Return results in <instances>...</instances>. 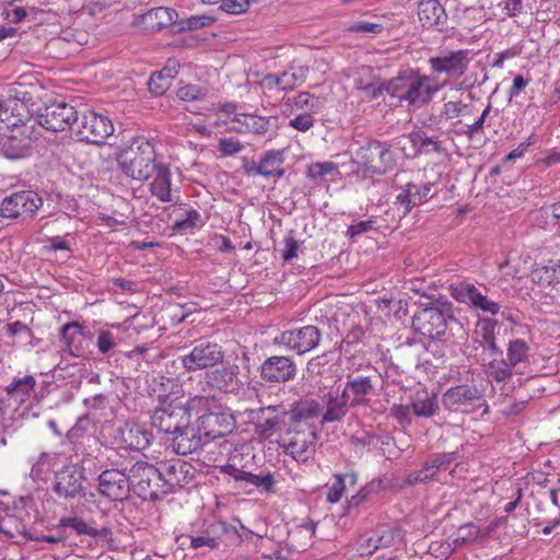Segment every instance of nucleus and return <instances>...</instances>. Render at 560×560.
<instances>
[{
    "label": "nucleus",
    "instance_id": "nucleus-1",
    "mask_svg": "<svg viewBox=\"0 0 560 560\" xmlns=\"http://www.w3.org/2000/svg\"><path fill=\"white\" fill-rule=\"evenodd\" d=\"M446 82L436 83L435 78L420 74L408 69L387 82V93L408 105L422 107L430 103L433 95L439 92Z\"/></svg>",
    "mask_w": 560,
    "mask_h": 560
},
{
    "label": "nucleus",
    "instance_id": "nucleus-2",
    "mask_svg": "<svg viewBox=\"0 0 560 560\" xmlns=\"http://www.w3.org/2000/svg\"><path fill=\"white\" fill-rule=\"evenodd\" d=\"M121 172L139 182L151 178L161 161H158L155 145L145 139H135L121 149L117 156Z\"/></svg>",
    "mask_w": 560,
    "mask_h": 560
},
{
    "label": "nucleus",
    "instance_id": "nucleus-3",
    "mask_svg": "<svg viewBox=\"0 0 560 560\" xmlns=\"http://www.w3.org/2000/svg\"><path fill=\"white\" fill-rule=\"evenodd\" d=\"M353 163L364 176L383 175L394 167L395 158L390 144L373 140L357 151Z\"/></svg>",
    "mask_w": 560,
    "mask_h": 560
},
{
    "label": "nucleus",
    "instance_id": "nucleus-4",
    "mask_svg": "<svg viewBox=\"0 0 560 560\" xmlns=\"http://www.w3.org/2000/svg\"><path fill=\"white\" fill-rule=\"evenodd\" d=\"M130 490L143 500L155 501L163 497L158 467L144 460L127 466Z\"/></svg>",
    "mask_w": 560,
    "mask_h": 560
},
{
    "label": "nucleus",
    "instance_id": "nucleus-5",
    "mask_svg": "<svg viewBox=\"0 0 560 560\" xmlns=\"http://www.w3.org/2000/svg\"><path fill=\"white\" fill-rule=\"evenodd\" d=\"M451 317V305L436 301L413 315L412 327L428 338L440 339L445 334L447 319Z\"/></svg>",
    "mask_w": 560,
    "mask_h": 560
},
{
    "label": "nucleus",
    "instance_id": "nucleus-6",
    "mask_svg": "<svg viewBox=\"0 0 560 560\" xmlns=\"http://www.w3.org/2000/svg\"><path fill=\"white\" fill-rule=\"evenodd\" d=\"M206 401V398L196 396L187 405L171 402L159 407L151 416L152 427L160 432L174 435L191 418L190 410Z\"/></svg>",
    "mask_w": 560,
    "mask_h": 560
},
{
    "label": "nucleus",
    "instance_id": "nucleus-7",
    "mask_svg": "<svg viewBox=\"0 0 560 560\" xmlns=\"http://www.w3.org/2000/svg\"><path fill=\"white\" fill-rule=\"evenodd\" d=\"M36 378L33 375L15 376L11 383L5 387L7 393V405L14 406L13 418L27 419L30 417H38V411H33V405L23 408L21 407L26 404L33 395H35Z\"/></svg>",
    "mask_w": 560,
    "mask_h": 560
},
{
    "label": "nucleus",
    "instance_id": "nucleus-8",
    "mask_svg": "<svg viewBox=\"0 0 560 560\" xmlns=\"http://www.w3.org/2000/svg\"><path fill=\"white\" fill-rule=\"evenodd\" d=\"M79 120L77 108L63 101L52 102L46 105L38 114L34 122H38L45 129L52 132L74 130Z\"/></svg>",
    "mask_w": 560,
    "mask_h": 560
},
{
    "label": "nucleus",
    "instance_id": "nucleus-9",
    "mask_svg": "<svg viewBox=\"0 0 560 560\" xmlns=\"http://www.w3.org/2000/svg\"><path fill=\"white\" fill-rule=\"evenodd\" d=\"M73 132L79 141L98 144L114 132V126L105 115L85 110L79 117Z\"/></svg>",
    "mask_w": 560,
    "mask_h": 560
},
{
    "label": "nucleus",
    "instance_id": "nucleus-10",
    "mask_svg": "<svg viewBox=\"0 0 560 560\" xmlns=\"http://www.w3.org/2000/svg\"><path fill=\"white\" fill-rule=\"evenodd\" d=\"M451 296L458 303L466 304L482 313L497 315L501 306L490 300L479 288L467 281H458L448 285Z\"/></svg>",
    "mask_w": 560,
    "mask_h": 560
},
{
    "label": "nucleus",
    "instance_id": "nucleus-11",
    "mask_svg": "<svg viewBox=\"0 0 560 560\" xmlns=\"http://www.w3.org/2000/svg\"><path fill=\"white\" fill-rule=\"evenodd\" d=\"M224 359L222 347L211 341H200L191 350L179 358L183 368L187 372H197L211 369Z\"/></svg>",
    "mask_w": 560,
    "mask_h": 560
},
{
    "label": "nucleus",
    "instance_id": "nucleus-12",
    "mask_svg": "<svg viewBox=\"0 0 560 560\" xmlns=\"http://www.w3.org/2000/svg\"><path fill=\"white\" fill-rule=\"evenodd\" d=\"M322 340V332L314 325L285 330L276 337L275 343L284 346L299 355L315 349Z\"/></svg>",
    "mask_w": 560,
    "mask_h": 560
},
{
    "label": "nucleus",
    "instance_id": "nucleus-13",
    "mask_svg": "<svg viewBox=\"0 0 560 560\" xmlns=\"http://www.w3.org/2000/svg\"><path fill=\"white\" fill-rule=\"evenodd\" d=\"M158 471L161 479L163 495L189 483L195 474L191 465L179 458H173L160 463Z\"/></svg>",
    "mask_w": 560,
    "mask_h": 560
},
{
    "label": "nucleus",
    "instance_id": "nucleus-14",
    "mask_svg": "<svg viewBox=\"0 0 560 560\" xmlns=\"http://www.w3.org/2000/svg\"><path fill=\"white\" fill-rule=\"evenodd\" d=\"M43 206L42 197L33 190H22L5 197L1 203L2 217L9 219L32 217Z\"/></svg>",
    "mask_w": 560,
    "mask_h": 560
},
{
    "label": "nucleus",
    "instance_id": "nucleus-15",
    "mask_svg": "<svg viewBox=\"0 0 560 560\" xmlns=\"http://www.w3.org/2000/svg\"><path fill=\"white\" fill-rule=\"evenodd\" d=\"M98 491L112 501H122L129 497L130 481L127 466L105 469L97 478Z\"/></svg>",
    "mask_w": 560,
    "mask_h": 560
},
{
    "label": "nucleus",
    "instance_id": "nucleus-16",
    "mask_svg": "<svg viewBox=\"0 0 560 560\" xmlns=\"http://www.w3.org/2000/svg\"><path fill=\"white\" fill-rule=\"evenodd\" d=\"M468 50H454L441 52L429 59V66L433 73H444L450 80H457L465 74L469 66Z\"/></svg>",
    "mask_w": 560,
    "mask_h": 560
},
{
    "label": "nucleus",
    "instance_id": "nucleus-17",
    "mask_svg": "<svg viewBox=\"0 0 560 560\" xmlns=\"http://www.w3.org/2000/svg\"><path fill=\"white\" fill-rule=\"evenodd\" d=\"M205 380L212 388L226 394L238 395L244 388L241 370L236 364H226L209 371L205 374Z\"/></svg>",
    "mask_w": 560,
    "mask_h": 560
},
{
    "label": "nucleus",
    "instance_id": "nucleus-18",
    "mask_svg": "<svg viewBox=\"0 0 560 560\" xmlns=\"http://www.w3.org/2000/svg\"><path fill=\"white\" fill-rule=\"evenodd\" d=\"M84 476L82 470L72 464H63L55 472L52 489L62 498H75L83 492Z\"/></svg>",
    "mask_w": 560,
    "mask_h": 560
},
{
    "label": "nucleus",
    "instance_id": "nucleus-19",
    "mask_svg": "<svg viewBox=\"0 0 560 560\" xmlns=\"http://www.w3.org/2000/svg\"><path fill=\"white\" fill-rule=\"evenodd\" d=\"M150 192L161 202H177L180 198V189L174 183L170 165L161 162L151 177Z\"/></svg>",
    "mask_w": 560,
    "mask_h": 560
},
{
    "label": "nucleus",
    "instance_id": "nucleus-20",
    "mask_svg": "<svg viewBox=\"0 0 560 560\" xmlns=\"http://www.w3.org/2000/svg\"><path fill=\"white\" fill-rule=\"evenodd\" d=\"M296 364L284 355L267 358L260 365V377L267 383H287L296 375Z\"/></svg>",
    "mask_w": 560,
    "mask_h": 560
},
{
    "label": "nucleus",
    "instance_id": "nucleus-21",
    "mask_svg": "<svg viewBox=\"0 0 560 560\" xmlns=\"http://www.w3.org/2000/svg\"><path fill=\"white\" fill-rule=\"evenodd\" d=\"M315 441L316 434L312 429L299 430L289 433L282 447L284 453L296 462L306 463L315 453Z\"/></svg>",
    "mask_w": 560,
    "mask_h": 560
},
{
    "label": "nucleus",
    "instance_id": "nucleus-22",
    "mask_svg": "<svg viewBox=\"0 0 560 560\" xmlns=\"http://www.w3.org/2000/svg\"><path fill=\"white\" fill-rule=\"evenodd\" d=\"M206 444L230 433L234 428L233 418L224 412H206L196 419Z\"/></svg>",
    "mask_w": 560,
    "mask_h": 560
},
{
    "label": "nucleus",
    "instance_id": "nucleus-23",
    "mask_svg": "<svg viewBox=\"0 0 560 560\" xmlns=\"http://www.w3.org/2000/svg\"><path fill=\"white\" fill-rule=\"evenodd\" d=\"M456 459V453H440L428 458L419 470L411 471L407 475L405 483L413 486L416 483L427 482L435 479L438 472L446 470L448 466Z\"/></svg>",
    "mask_w": 560,
    "mask_h": 560
},
{
    "label": "nucleus",
    "instance_id": "nucleus-24",
    "mask_svg": "<svg viewBox=\"0 0 560 560\" xmlns=\"http://www.w3.org/2000/svg\"><path fill=\"white\" fill-rule=\"evenodd\" d=\"M481 398L477 386L462 384L450 387L442 396V404L448 410L460 411L476 405Z\"/></svg>",
    "mask_w": 560,
    "mask_h": 560
},
{
    "label": "nucleus",
    "instance_id": "nucleus-25",
    "mask_svg": "<svg viewBox=\"0 0 560 560\" xmlns=\"http://www.w3.org/2000/svg\"><path fill=\"white\" fill-rule=\"evenodd\" d=\"M284 160L283 150H268L262 154L257 163L253 162L252 164L245 165V172L247 174L259 175L265 178H281L285 174V170L283 167Z\"/></svg>",
    "mask_w": 560,
    "mask_h": 560
},
{
    "label": "nucleus",
    "instance_id": "nucleus-26",
    "mask_svg": "<svg viewBox=\"0 0 560 560\" xmlns=\"http://www.w3.org/2000/svg\"><path fill=\"white\" fill-rule=\"evenodd\" d=\"M289 410L284 405H269L257 411L256 431L264 438L272 436L284 424Z\"/></svg>",
    "mask_w": 560,
    "mask_h": 560
},
{
    "label": "nucleus",
    "instance_id": "nucleus-27",
    "mask_svg": "<svg viewBox=\"0 0 560 560\" xmlns=\"http://www.w3.org/2000/svg\"><path fill=\"white\" fill-rule=\"evenodd\" d=\"M205 444L206 442L200 433L197 421L191 423L190 419L187 420V423L174 433L173 448L176 454H191L201 448Z\"/></svg>",
    "mask_w": 560,
    "mask_h": 560
},
{
    "label": "nucleus",
    "instance_id": "nucleus-28",
    "mask_svg": "<svg viewBox=\"0 0 560 560\" xmlns=\"http://www.w3.org/2000/svg\"><path fill=\"white\" fill-rule=\"evenodd\" d=\"M343 392L350 399L351 407L366 405L368 396L374 392V377L371 375L348 376Z\"/></svg>",
    "mask_w": 560,
    "mask_h": 560
},
{
    "label": "nucleus",
    "instance_id": "nucleus-29",
    "mask_svg": "<svg viewBox=\"0 0 560 560\" xmlns=\"http://www.w3.org/2000/svg\"><path fill=\"white\" fill-rule=\"evenodd\" d=\"M21 109H25V106L16 98L0 102V120L12 128L11 132L24 135L33 129V125L23 121Z\"/></svg>",
    "mask_w": 560,
    "mask_h": 560
},
{
    "label": "nucleus",
    "instance_id": "nucleus-30",
    "mask_svg": "<svg viewBox=\"0 0 560 560\" xmlns=\"http://www.w3.org/2000/svg\"><path fill=\"white\" fill-rule=\"evenodd\" d=\"M33 143V129L24 135L12 132L11 136L2 139L1 151L7 159L16 160L30 154Z\"/></svg>",
    "mask_w": 560,
    "mask_h": 560
},
{
    "label": "nucleus",
    "instance_id": "nucleus-31",
    "mask_svg": "<svg viewBox=\"0 0 560 560\" xmlns=\"http://www.w3.org/2000/svg\"><path fill=\"white\" fill-rule=\"evenodd\" d=\"M432 189L431 183L416 185L408 183L402 191L397 195L396 202L404 208V213L410 212V210L425 202L430 196Z\"/></svg>",
    "mask_w": 560,
    "mask_h": 560
},
{
    "label": "nucleus",
    "instance_id": "nucleus-32",
    "mask_svg": "<svg viewBox=\"0 0 560 560\" xmlns=\"http://www.w3.org/2000/svg\"><path fill=\"white\" fill-rule=\"evenodd\" d=\"M121 442L130 450H145L150 446L153 435L150 431L137 423H125L119 430Z\"/></svg>",
    "mask_w": 560,
    "mask_h": 560
},
{
    "label": "nucleus",
    "instance_id": "nucleus-33",
    "mask_svg": "<svg viewBox=\"0 0 560 560\" xmlns=\"http://www.w3.org/2000/svg\"><path fill=\"white\" fill-rule=\"evenodd\" d=\"M232 121L231 130L243 135H265L271 125L270 118L250 114H235Z\"/></svg>",
    "mask_w": 560,
    "mask_h": 560
},
{
    "label": "nucleus",
    "instance_id": "nucleus-34",
    "mask_svg": "<svg viewBox=\"0 0 560 560\" xmlns=\"http://www.w3.org/2000/svg\"><path fill=\"white\" fill-rule=\"evenodd\" d=\"M418 18L423 27H443L447 21L445 9L439 0H421L418 4Z\"/></svg>",
    "mask_w": 560,
    "mask_h": 560
},
{
    "label": "nucleus",
    "instance_id": "nucleus-35",
    "mask_svg": "<svg viewBox=\"0 0 560 560\" xmlns=\"http://www.w3.org/2000/svg\"><path fill=\"white\" fill-rule=\"evenodd\" d=\"M348 400L346 393L339 389L330 390L323 397L325 404V412L323 413L322 422H335L341 420L348 410Z\"/></svg>",
    "mask_w": 560,
    "mask_h": 560
},
{
    "label": "nucleus",
    "instance_id": "nucleus-36",
    "mask_svg": "<svg viewBox=\"0 0 560 560\" xmlns=\"http://www.w3.org/2000/svg\"><path fill=\"white\" fill-rule=\"evenodd\" d=\"M83 329L78 322H71L60 328L62 350L72 357L80 358L83 354Z\"/></svg>",
    "mask_w": 560,
    "mask_h": 560
},
{
    "label": "nucleus",
    "instance_id": "nucleus-37",
    "mask_svg": "<svg viewBox=\"0 0 560 560\" xmlns=\"http://www.w3.org/2000/svg\"><path fill=\"white\" fill-rule=\"evenodd\" d=\"M396 536L397 533L389 527L377 528L360 542L359 552L361 556H372L381 548H389L394 545Z\"/></svg>",
    "mask_w": 560,
    "mask_h": 560
},
{
    "label": "nucleus",
    "instance_id": "nucleus-38",
    "mask_svg": "<svg viewBox=\"0 0 560 560\" xmlns=\"http://www.w3.org/2000/svg\"><path fill=\"white\" fill-rule=\"evenodd\" d=\"M63 455L58 452H43L33 463L30 476L33 480L45 481L51 471L57 470L62 463Z\"/></svg>",
    "mask_w": 560,
    "mask_h": 560
},
{
    "label": "nucleus",
    "instance_id": "nucleus-39",
    "mask_svg": "<svg viewBox=\"0 0 560 560\" xmlns=\"http://www.w3.org/2000/svg\"><path fill=\"white\" fill-rule=\"evenodd\" d=\"M171 215L173 217L172 229L180 233L192 231L201 220L200 213L185 203L174 209Z\"/></svg>",
    "mask_w": 560,
    "mask_h": 560
},
{
    "label": "nucleus",
    "instance_id": "nucleus-40",
    "mask_svg": "<svg viewBox=\"0 0 560 560\" xmlns=\"http://www.w3.org/2000/svg\"><path fill=\"white\" fill-rule=\"evenodd\" d=\"M143 23L152 31H161L177 22L178 13L171 8L158 7L142 16Z\"/></svg>",
    "mask_w": 560,
    "mask_h": 560
},
{
    "label": "nucleus",
    "instance_id": "nucleus-41",
    "mask_svg": "<svg viewBox=\"0 0 560 560\" xmlns=\"http://www.w3.org/2000/svg\"><path fill=\"white\" fill-rule=\"evenodd\" d=\"M411 411L417 417H433L439 409L436 396L427 390H418L410 397Z\"/></svg>",
    "mask_w": 560,
    "mask_h": 560
},
{
    "label": "nucleus",
    "instance_id": "nucleus-42",
    "mask_svg": "<svg viewBox=\"0 0 560 560\" xmlns=\"http://www.w3.org/2000/svg\"><path fill=\"white\" fill-rule=\"evenodd\" d=\"M408 139L419 153H442L444 151L442 141L435 136H429L422 129L411 131Z\"/></svg>",
    "mask_w": 560,
    "mask_h": 560
},
{
    "label": "nucleus",
    "instance_id": "nucleus-43",
    "mask_svg": "<svg viewBox=\"0 0 560 560\" xmlns=\"http://www.w3.org/2000/svg\"><path fill=\"white\" fill-rule=\"evenodd\" d=\"M308 74L306 66H290L287 70L279 73L280 91H292L296 86L303 84Z\"/></svg>",
    "mask_w": 560,
    "mask_h": 560
},
{
    "label": "nucleus",
    "instance_id": "nucleus-44",
    "mask_svg": "<svg viewBox=\"0 0 560 560\" xmlns=\"http://www.w3.org/2000/svg\"><path fill=\"white\" fill-rule=\"evenodd\" d=\"M0 533H3L9 538L22 537L26 540H28V536H33L25 522L15 515L0 517Z\"/></svg>",
    "mask_w": 560,
    "mask_h": 560
},
{
    "label": "nucleus",
    "instance_id": "nucleus-45",
    "mask_svg": "<svg viewBox=\"0 0 560 560\" xmlns=\"http://www.w3.org/2000/svg\"><path fill=\"white\" fill-rule=\"evenodd\" d=\"M320 415V404L314 399H306L295 404L291 410V420L294 422H306L318 418Z\"/></svg>",
    "mask_w": 560,
    "mask_h": 560
},
{
    "label": "nucleus",
    "instance_id": "nucleus-46",
    "mask_svg": "<svg viewBox=\"0 0 560 560\" xmlns=\"http://www.w3.org/2000/svg\"><path fill=\"white\" fill-rule=\"evenodd\" d=\"M175 74L176 70L170 67L154 72L148 82L150 92L155 95H163L171 88Z\"/></svg>",
    "mask_w": 560,
    "mask_h": 560
},
{
    "label": "nucleus",
    "instance_id": "nucleus-47",
    "mask_svg": "<svg viewBox=\"0 0 560 560\" xmlns=\"http://www.w3.org/2000/svg\"><path fill=\"white\" fill-rule=\"evenodd\" d=\"M218 529H220L222 532H225L226 530L225 523H219L217 525L210 526L207 529L206 535H201V536H187V539L190 542V547L192 549H199L201 547H208L211 550L218 549L219 545H220L219 544V537H215V536L211 535V534H215L218 532Z\"/></svg>",
    "mask_w": 560,
    "mask_h": 560
},
{
    "label": "nucleus",
    "instance_id": "nucleus-48",
    "mask_svg": "<svg viewBox=\"0 0 560 560\" xmlns=\"http://www.w3.org/2000/svg\"><path fill=\"white\" fill-rule=\"evenodd\" d=\"M386 488L384 479H373L369 483H366L364 487L360 489V491L352 495L351 499L348 501L347 509L348 513L351 512L352 509L359 508L363 502H365L371 494L378 493L382 490Z\"/></svg>",
    "mask_w": 560,
    "mask_h": 560
},
{
    "label": "nucleus",
    "instance_id": "nucleus-49",
    "mask_svg": "<svg viewBox=\"0 0 560 560\" xmlns=\"http://www.w3.org/2000/svg\"><path fill=\"white\" fill-rule=\"evenodd\" d=\"M71 528L78 535H86L90 537H98L101 536V532L94 527H91L85 523L82 518L77 516H63L59 520V523L56 526V530H62L63 528Z\"/></svg>",
    "mask_w": 560,
    "mask_h": 560
},
{
    "label": "nucleus",
    "instance_id": "nucleus-50",
    "mask_svg": "<svg viewBox=\"0 0 560 560\" xmlns=\"http://www.w3.org/2000/svg\"><path fill=\"white\" fill-rule=\"evenodd\" d=\"M355 482L357 475L354 472L336 475L332 485L328 489L327 501L330 503L339 502L346 490L347 483L353 486Z\"/></svg>",
    "mask_w": 560,
    "mask_h": 560
},
{
    "label": "nucleus",
    "instance_id": "nucleus-51",
    "mask_svg": "<svg viewBox=\"0 0 560 560\" xmlns=\"http://www.w3.org/2000/svg\"><path fill=\"white\" fill-rule=\"evenodd\" d=\"M307 177L312 180L334 179L339 175L338 165L331 161L312 163L307 167Z\"/></svg>",
    "mask_w": 560,
    "mask_h": 560
},
{
    "label": "nucleus",
    "instance_id": "nucleus-52",
    "mask_svg": "<svg viewBox=\"0 0 560 560\" xmlns=\"http://www.w3.org/2000/svg\"><path fill=\"white\" fill-rule=\"evenodd\" d=\"M486 375L488 378L498 383H503L512 377V366L503 359H493L486 366Z\"/></svg>",
    "mask_w": 560,
    "mask_h": 560
},
{
    "label": "nucleus",
    "instance_id": "nucleus-53",
    "mask_svg": "<svg viewBox=\"0 0 560 560\" xmlns=\"http://www.w3.org/2000/svg\"><path fill=\"white\" fill-rule=\"evenodd\" d=\"M529 346L523 339H514L509 342L508 347V362L511 366H516L520 363L528 361Z\"/></svg>",
    "mask_w": 560,
    "mask_h": 560
},
{
    "label": "nucleus",
    "instance_id": "nucleus-54",
    "mask_svg": "<svg viewBox=\"0 0 560 560\" xmlns=\"http://www.w3.org/2000/svg\"><path fill=\"white\" fill-rule=\"evenodd\" d=\"M384 30L385 27L383 24L368 21L353 22L346 27L347 32L363 34L370 37H375L382 34Z\"/></svg>",
    "mask_w": 560,
    "mask_h": 560
},
{
    "label": "nucleus",
    "instance_id": "nucleus-55",
    "mask_svg": "<svg viewBox=\"0 0 560 560\" xmlns=\"http://www.w3.org/2000/svg\"><path fill=\"white\" fill-rule=\"evenodd\" d=\"M470 113L471 106L469 104H465L460 101H450L444 103L441 117L446 120H452Z\"/></svg>",
    "mask_w": 560,
    "mask_h": 560
},
{
    "label": "nucleus",
    "instance_id": "nucleus-56",
    "mask_svg": "<svg viewBox=\"0 0 560 560\" xmlns=\"http://www.w3.org/2000/svg\"><path fill=\"white\" fill-rule=\"evenodd\" d=\"M479 527L472 523L462 525L456 534L454 542L456 546L470 545L478 541Z\"/></svg>",
    "mask_w": 560,
    "mask_h": 560
},
{
    "label": "nucleus",
    "instance_id": "nucleus-57",
    "mask_svg": "<svg viewBox=\"0 0 560 560\" xmlns=\"http://www.w3.org/2000/svg\"><path fill=\"white\" fill-rule=\"evenodd\" d=\"M292 102L296 109H307L311 114L317 113L320 108L319 100L308 92L299 93Z\"/></svg>",
    "mask_w": 560,
    "mask_h": 560
},
{
    "label": "nucleus",
    "instance_id": "nucleus-58",
    "mask_svg": "<svg viewBox=\"0 0 560 560\" xmlns=\"http://www.w3.org/2000/svg\"><path fill=\"white\" fill-rule=\"evenodd\" d=\"M120 341V337L108 329H102L97 334L96 346L102 354H107Z\"/></svg>",
    "mask_w": 560,
    "mask_h": 560
},
{
    "label": "nucleus",
    "instance_id": "nucleus-59",
    "mask_svg": "<svg viewBox=\"0 0 560 560\" xmlns=\"http://www.w3.org/2000/svg\"><path fill=\"white\" fill-rule=\"evenodd\" d=\"M387 93V82H381L377 78L373 83L362 86L360 96L362 101H373L383 97Z\"/></svg>",
    "mask_w": 560,
    "mask_h": 560
},
{
    "label": "nucleus",
    "instance_id": "nucleus-60",
    "mask_svg": "<svg viewBox=\"0 0 560 560\" xmlns=\"http://www.w3.org/2000/svg\"><path fill=\"white\" fill-rule=\"evenodd\" d=\"M214 19L210 15H191L179 22L180 30H198L211 25Z\"/></svg>",
    "mask_w": 560,
    "mask_h": 560
},
{
    "label": "nucleus",
    "instance_id": "nucleus-61",
    "mask_svg": "<svg viewBox=\"0 0 560 560\" xmlns=\"http://www.w3.org/2000/svg\"><path fill=\"white\" fill-rule=\"evenodd\" d=\"M244 481L257 488H261L265 491H270L275 485V479L271 474L261 476L246 471Z\"/></svg>",
    "mask_w": 560,
    "mask_h": 560
},
{
    "label": "nucleus",
    "instance_id": "nucleus-62",
    "mask_svg": "<svg viewBox=\"0 0 560 560\" xmlns=\"http://www.w3.org/2000/svg\"><path fill=\"white\" fill-rule=\"evenodd\" d=\"M491 108H492V106L489 103L487 105V107L483 109V112L481 113V115L472 124L466 126V129L464 130L463 133L465 136H467L469 139H471L476 135H479L483 129L485 121H486L487 117L489 116Z\"/></svg>",
    "mask_w": 560,
    "mask_h": 560
},
{
    "label": "nucleus",
    "instance_id": "nucleus-63",
    "mask_svg": "<svg viewBox=\"0 0 560 560\" xmlns=\"http://www.w3.org/2000/svg\"><path fill=\"white\" fill-rule=\"evenodd\" d=\"M218 149L223 155H234L241 152L244 145L235 137H229L219 140Z\"/></svg>",
    "mask_w": 560,
    "mask_h": 560
},
{
    "label": "nucleus",
    "instance_id": "nucleus-64",
    "mask_svg": "<svg viewBox=\"0 0 560 560\" xmlns=\"http://www.w3.org/2000/svg\"><path fill=\"white\" fill-rule=\"evenodd\" d=\"M315 119L311 113H303L290 119L289 126L295 130L305 132L314 126Z\"/></svg>",
    "mask_w": 560,
    "mask_h": 560
}]
</instances>
